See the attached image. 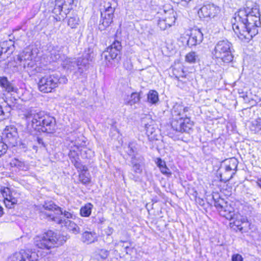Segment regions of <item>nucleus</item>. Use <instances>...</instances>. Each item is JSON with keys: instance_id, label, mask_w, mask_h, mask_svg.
Masks as SVG:
<instances>
[{"instance_id": "f257e3e1", "label": "nucleus", "mask_w": 261, "mask_h": 261, "mask_svg": "<svg viewBox=\"0 0 261 261\" xmlns=\"http://www.w3.org/2000/svg\"><path fill=\"white\" fill-rule=\"evenodd\" d=\"M234 15L232 29L241 40H250L258 33L261 22L257 8L241 9Z\"/></svg>"}, {"instance_id": "f03ea898", "label": "nucleus", "mask_w": 261, "mask_h": 261, "mask_svg": "<svg viewBox=\"0 0 261 261\" xmlns=\"http://www.w3.org/2000/svg\"><path fill=\"white\" fill-rule=\"evenodd\" d=\"M213 199L214 206L219 211L220 215L228 220H233L234 225L240 231L246 232L247 229H251L250 223H249L247 219L238 212L236 213L234 208L228 205L223 199L220 198L217 194L213 195Z\"/></svg>"}, {"instance_id": "7ed1b4c3", "label": "nucleus", "mask_w": 261, "mask_h": 261, "mask_svg": "<svg viewBox=\"0 0 261 261\" xmlns=\"http://www.w3.org/2000/svg\"><path fill=\"white\" fill-rule=\"evenodd\" d=\"M24 117L28 126L36 130L53 133L56 129L55 119L44 112L30 110L24 114Z\"/></svg>"}, {"instance_id": "20e7f679", "label": "nucleus", "mask_w": 261, "mask_h": 261, "mask_svg": "<svg viewBox=\"0 0 261 261\" xmlns=\"http://www.w3.org/2000/svg\"><path fill=\"white\" fill-rule=\"evenodd\" d=\"M188 110V107H184L179 104L173 106L171 125L173 130L177 133H189L193 126V122L186 114Z\"/></svg>"}, {"instance_id": "39448f33", "label": "nucleus", "mask_w": 261, "mask_h": 261, "mask_svg": "<svg viewBox=\"0 0 261 261\" xmlns=\"http://www.w3.org/2000/svg\"><path fill=\"white\" fill-rule=\"evenodd\" d=\"M34 240V244L36 247L49 250L56 246L62 245L66 242V238L60 233L48 230L42 235L37 236Z\"/></svg>"}, {"instance_id": "423d86ee", "label": "nucleus", "mask_w": 261, "mask_h": 261, "mask_svg": "<svg viewBox=\"0 0 261 261\" xmlns=\"http://www.w3.org/2000/svg\"><path fill=\"white\" fill-rule=\"evenodd\" d=\"M232 44L227 40L218 41L212 51L213 58L224 63H230L233 60Z\"/></svg>"}, {"instance_id": "0eeeda50", "label": "nucleus", "mask_w": 261, "mask_h": 261, "mask_svg": "<svg viewBox=\"0 0 261 261\" xmlns=\"http://www.w3.org/2000/svg\"><path fill=\"white\" fill-rule=\"evenodd\" d=\"M67 81L65 76H60L57 73L44 75L39 81L38 89L44 93L52 92L59 84H66Z\"/></svg>"}, {"instance_id": "6e6552de", "label": "nucleus", "mask_w": 261, "mask_h": 261, "mask_svg": "<svg viewBox=\"0 0 261 261\" xmlns=\"http://www.w3.org/2000/svg\"><path fill=\"white\" fill-rule=\"evenodd\" d=\"M89 63L87 60L82 58H66L62 63L63 68L67 72L74 71L80 74L87 70Z\"/></svg>"}, {"instance_id": "1a4fd4ad", "label": "nucleus", "mask_w": 261, "mask_h": 261, "mask_svg": "<svg viewBox=\"0 0 261 261\" xmlns=\"http://www.w3.org/2000/svg\"><path fill=\"white\" fill-rule=\"evenodd\" d=\"M238 163L236 158L226 159L222 162L220 170L222 171L221 177H223V180L228 181L232 178L237 170Z\"/></svg>"}, {"instance_id": "9d476101", "label": "nucleus", "mask_w": 261, "mask_h": 261, "mask_svg": "<svg viewBox=\"0 0 261 261\" xmlns=\"http://www.w3.org/2000/svg\"><path fill=\"white\" fill-rule=\"evenodd\" d=\"M115 7H112L110 2H108L103 6V10H101V16L99 24V29L105 30L113 22Z\"/></svg>"}, {"instance_id": "9b49d317", "label": "nucleus", "mask_w": 261, "mask_h": 261, "mask_svg": "<svg viewBox=\"0 0 261 261\" xmlns=\"http://www.w3.org/2000/svg\"><path fill=\"white\" fill-rule=\"evenodd\" d=\"M37 207L40 212L44 213L47 216L48 214H53L52 212H54L55 214L57 215H63L68 219H74L75 217L73 213L66 211L63 212L61 207L55 204L52 201L45 202L44 204L38 205Z\"/></svg>"}, {"instance_id": "f8f14e48", "label": "nucleus", "mask_w": 261, "mask_h": 261, "mask_svg": "<svg viewBox=\"0 0 261 261\" xmlns=\"http://www.w3.org/2000/svg\"><path fill=\"white\" fill-rule=\"evenodd\" d=\"M165 16L160 18L158 20V25L162 30H165L171 27L175 21L176 12L173 9L164 10Z\"/></svg>"}, {"instance_id": "ddd939ff", "label": "nucleus", "mask_w": 261, "mask_h": 261, "mask_svg": "<svg viewBox=\"0 0 261 261\" xmlns=\"http://www.w3.org/2000/svg\"><path fill=\"white\" fill-rule=\"evenodd\" d=\"M220 12L219 7L213 4L204 5L198 11L200 17L214 18Z\"/></svg>"}, {"instance_id": "4468645a", "label": "nucleus", "mask_w": 261, "mask_h": 261, "mask_svg": "<svg viewBox=\"0 0 261 261\" xmlns=\"http://www.w3.org/2000/svg\"><path fill=\"white\" fill-rule=\"evenodd\" d=\"M35 252L29 249H21L10 256L8 261H34L35 259Z\"/></svg>"}, {"instance_id": "2eb2a0df", "label": "nucleus", "mask_w": 261, "mask_h": 261, "mask_svg": "<svg viewBox=\"0 0 261 261\" xmlns=\"http://www.w3.org/2000/svg\"><path fill=\"white\" fill-rule=\"evenodd\" d=\"M47 217L51 218L53 221L56 222L58 224L63 225L64 224L67 228L71 231L73 233L77 234L80 233V230L79 227L73 222L70 220H65L62 219L54 216V214H48Z\"/></svg>"}, {"instance_id": "dca6fc26", "label": "nucleus", "mask_w": 261, "mask_h": 261, "mask_svg": "<svg viewBox=\"0 0 261 261\" xmlns=\"http://www.w3.org/2000/svg\"><path fill=\"white\" fill-rule=\"evenodd\" d=\"M141 125L144 127L146 135L151 138L155 137V122L150 115H145L141 119Z\"/></svg>"}, {"instance_id": "f3484780", "label": "nucleus", "mask_w": 261, "mask_h": 261, "mask_svg": "<svg viewBox=\"0 0 261 261\" xmlns=\"http://www.w3.org/2000/svg\"><path fill=\"white\" fill-rule=\"evenodd\" d=\"M121 49L120 42L118 41H114L103 53L106 60L110 62V60L116 59Z\"/></svg>"}, {"instance_id": "a211bd4d", "label": "nucleus", "mask_w": 261, "mask_h": 261, "mask_svg": "<svg viewBox=\"0 0 261 261\" xmlns=\"http://www.w3.org/2000/svg\"><path fill=\"white\" fill-rule=\"evenodd\" d=\"M69 9V8L64 7L60 0H56L55 7L53 11V13L56 15L55 18L58 21L63 19Z\"/></svg>"}, {"instance_id": "6ab92c4d", "label": "nucleus", "mask_w": 261, "mask_h": 261, "mask_svg": "<svg viewBox=\"0 0 261 261\" xmlns=\"http://www.w3.org/2000/svg\"><path fill=\"white\" fill-rule=\"evenodd\" d=\"M203 39V34L199 29L192 30L187 41V44L190 47L195 46L201 43Z\"/></svg>"}, {"instance_id": "aec40b11", "label": "nucleus", "mask_w": 261, "mask_h": 261, "mask_svg": "<svg viewBox=\"0 0 261 261\" xmlns=\"http://www.w3.org/2000/svg\"><path fill=\"white\" fill-rule=\"evenodd\" d=\"M81 240L84 243L90 244L97 241V235L94 231H86L82 233Z\"/></svg>"}, {"instance_id": "412c9836", "label": "nucleus", "mask_w": 261, "mask_h": 261, "mask_svg": "<svg viewBox=\"0 0 261 261\" xmlns=\"http://www.w3.org/2000/svg\"><path fill=\"white\" fill-rule=\"evenodd\" d=\"M11 129L12 131L8 129L5 130V142H7L10 145L14 146L17 144V133L14 129L12 128Z\"/></svg>"}, {"instance_id": "4be33fe9", "label": "nucleus", "mask_w": 261, "mask_h": 261, "mask_svg": "<svg viewBox=\"0 0 261 261\" xmlns=\"http://www.w3.org/2000/svg\"><path fill=\"white\" fill-rule=\"evenodd\" d=\"M0 86L8 92H16L18 90L5 76L0 77Z\"/></svg>"}, {"instance_id": "5701e85b", "label": "nucleus", "mask_w": 261, "mask_h": 261, "mask_svg": "<svg viewBox=\"0 0 261 261\" xmlns=\"http://www.w3.org/2000/svg\"><path fill=\"white\" fill-rule=\"evenodd\" d=\"M0 46L3 54L7 53L8 55H10L14 49L13 42L11 39L1 42Z\"/></svg>"}, {"instance_id": "b1692460", "label": "nucleus", "mask_w": 261, "mask_h": 261, "mask_svg": "<svg viewBox=\"0 0 261 261\" xmlns=\"http://www.w3.org/2000/svg\"><path fill=\"white\" fill-rule=\"evenodd\" d=\"M20 59L21 61H24L23 67L24 68L33 67V62L32 61V54L30 51L23 52Z\"/></svg>"}, {"instance_id": "393cba45", "label": "nucleus", "mask_w": 261, "mask_h": 261, "mask_svg": "<svg viewBox=\"0 0 261 261\" xmlns=\"http://www.w3.org/2000/svg\"><path fill=\"white\" fill-rule=\"evenodd\" d=\"M140 94L137 92H133L130 95L129 98L125 99L124 102L125 105L133 106L136 103H138L140 101Z\"/></svg>"}, {"instance_id": "a878e982", "label": "nucleus", "mask_w": 261, "mask_h": 261, "mask_svg": "<svg viewBox=\"0 0 261 261\" xmlns=\"http://www.w3.org/2000/svg\"><path fill=\"white\" fill-rule=\"evenodd\" d=\"M250 129L255 134L261 135V119L258 118L253 121Z\"/></svg>"}, {"instance_id": "bb28decb", "label": "nucleus", "mask_w": 261, "mask_h": 261, "mask_svg": "<svg viewBox=\"0 0 261 261\" xmlns=\"http://www.w3.org/2000/svg\"><path fill=\"white\" fill-rule=\"evenodd\" d=\"M147 100L151 104H155L159 101L158 93L155 90H150L147 94Z\"/></svg>"}, {"instance_id": "cd10ccee", "label": "nucleus", "mask_w": 261, "mask_h": 261, "mask_svg": "<svg viewBox=\"0 0 261 261\" xmlns=\"http://www.w3.org/2000/svg\"><path fill=\"white\" fill-rule=\"evenodd\" d=\"M137 143L134 142H130L128 145L127 149L126 150L127 154L129 156H132L136 154H138L137 153Z\"/></svg>"}, {"instance_id": "c85d7f7f", "label": "nucleus", "mask_w": 261, "mask_h": 261, "mask_svg": "<svg viewBox=\"0 0 261 261\" xmlns=\"http://www.w3.org/2000/svg\"><path fill=\"white\" fill-rule=\"evenodd\" d=\"M92 205L91 203L86 204L80 210V214L83 217H89L91 213Z\"/></svg>"}, {"instance_id": "c756f323", "label": "nucleus", "mask_w": 261, "mask_h": 261, "mask_svg": "<svg viewBox=\"0 0 261 261\" xmlns=\"http://www.w3.org/2000/svg\"><path fill=\"white\" fill-rule=\"evenodd\" d=\"M80 19L77 15H74L70 17L68 20V25L71 29H75L79 24Z\"/></svg>"}, {"instance_id": "7c9ffc66", "label": "nucleus", "mask_w": 261, "mask_h": 261, "mask_svg": "<svg viewBox=\"0 0 261 261\" xmlns=\"http://www.w3.org/2000/svg\"><path fill=\"white\" fill-rule=\"evenodd\" d=\"M61 55L62 54L60 50L53 49L50 51V58L52 61L56 62L61 58Z\"/></svg>"}, {"instance_id": "2f4dec72", "label": "nucleus", "mask_w": 261, "mask_h": 261, "mask_svg": "<svg viewBox=\"0 0 261 261\" xmlns=\"http://www.w3.org/2000/svg\"><path fill=\"white\" fill-rule=\"evenodd\" d=\"M79 180L84 185L89 184L90 181L89 174H87L86 172L81 171L79 174Z\"/></svg>"}, {"instance_id": "473e14b6", "label": "nucleus", "mask_w": 261, "mask_h": 261, "mask_svg": "<svg viewBox=\"0 0 261 261\" xmlns=\"http://www.w3.org/2000/svg\"><path fill=\"white\" fill-rule=\"evenodd\" d=\"M198 56L194 51L189 53L186 56V61L190 63H194L196 62Z\"/></svg>"}, {"instance_id": "72a5a7b5", "label": "nucleus", "mask_w": 261, "mask_h": 261, "mask_svg": "<svg viewBox=\"0 0 261 261\" xmlns=\"http://www.w3.org/2000/svg\"><path fill=\"white\" fill-rule=\"evenodd\" d=\"M144 159L143 156L139 154H136L135 155L132 156L130 159V164H144Z\"/></svg>"}, {"instance_id": "f704fd0d", "label": "nucleus", "mask_w": 261, "mask_h": 261, "mask_svg": "<svg viewBox=\"0 0 261 261\" xmlns=\"http://www.w3.org/2000/svg\"><path fill=\"white\" fill-rule=\"evenodd\" d=\"M173 74L175 75L177 80H179V77H185L186 76L185 72L182 68L173 69Z\"/></svg>"}, {"instance_id": "c9c22d12", "label": "nucleus", "mask_w": 261, "mask_h": 261, "mask_svg": "<svg viewBox=\"0 0 261 261\" xmlns=\"http://www.w3.org/2000/svg\"><path fill=\"white\" fill-rule=\"evenodd\" d=\"M0 191L4 199L9 198V197L11 195L10 189L8 187H1Z\"/></svg>"}, {"instance_id": "e433bc0d", "label": "nucleus", "mask_w": 261, "mask_h": 261, "mask_svg": "<svg viewBox=\"0 0 261 261\" xmlns=\"http://www.w3.org/2000/svg\"><path fill=\"white\" fill-rule=\"evenodd\" d=\"M144 164H130L133 171L136 173L140 174L142 172V166Z\"/></svg>"}, {"instance_id": "4c0bfd02", "label": "nucleus", "mask_w": 261, "mask_h": 261, "mask_svg": "<svg viewBox=\"0 0 261 261\" xmlns=\"http://www.w3.org/2000/svg\"><path fill=\"white\" fill-rule=\"evenodd\" d=\"M10 165L12 167H15L19 169L22 168L24 166L23 162L16 159L12 160L10 162Z\"/></svg>"}, {"instance_id": "58836bf2", "label": "nucleus", "mask_w": 261, "mask_h": 261, "mask_svg": "<svg viewBox=\"0 0 261 261\" xmlns=\"http://www.w3.org/2000/svg\"><path fill=\"white\" fill-rule=\"evenodd\" d=\"M74 166L76 168H77L79 171H85L86 172L88 170V168L85 165H83L81 164L80 160L76 162L74 164H73Z\"/></svg>"}, {"instance_id": "ea45409f", "label": "nucleus", "mask_w": 261, "mask_h": 261, "mask_svg": "<svg viewBox=\"0 0 261 261\" xmlns=\"http://www.w3.org/2000/svg\"><path fill=\"white\" fill-rule=\"evenodd\" d=\"M8 149V145L6 142L0 141V156L4 154Z\"/></svg>"}, {"instance_id": "a19ab883", "label": "nucleus", "mask_w": 261, "mask_h": 261, "mask_svg": "<svg viewBox=\"0 0 261 261\" xmlns=\"http://www.w3.org/2000/svg\"><path fill=\"white\" fill-rule=\"evenodd\" d=\"M161 172L167 176H170L171 175V172L170 169L165 165L160 169Z\"/></svg>"}, {"instance_id": "79ce46f5", "label": "nucleus", "mask_w": 261, "mask_h": 261, "mask_svg": "<svg viewBox=\"0 0 261 261\" xmlns=\"http://www.w3.org/2000/svg\"><path fill=\"white\" fill-rule=\"evenodd\" d=\"M109 254V252L106 249H101L99 252V255L102 259H106Z\"/></svg>"}, {"instance_id": "37998d69", "label": "nucleus", "mask_w": 261, "mask_h": 261, "mask_svg": "<svg viewBox=\"0 0 261 261\" xmlns=\"http://www.w3.org/2000/svg\"><path fill=\"white\" fill-rule=\"evenodd\" d=\"M157 166L160 169L161 167L166 165L165 161H163L161 158H157L155 161Z\"/></svg>"}, {"instance_id": "c03bdc74", "label": "nucleus", "mask_w": 261, "mask_h": 261, "mask_svg": "<svg viewBox=\"0 0 261 261\" xmlns=\"http://www.w3.org/2000/svg\"><path fill=\"white\" fill-rule=\"evenodd\" d=\"M232 261H243V258L241 255L239 254H233L231 257Z\"/></svg>"}, {"instance_id": "a18cd8bd", "label": "nucleus", "mask_w": 261, "mask_h": 261, "mask_svg": "<svg viewBox=\"0 0 261 261\" xmlns=\"http://www.w3.org/2000/svg\"><path fill=\"white\" fill-rule=\"evenodd\" d=\"M4 203L6 206L9 208H11L14 205L13 204L10 202L9 198H6L4 200Z\"/></svg>"}, {"instance_id": "49530a36", "label": "nucleus", "mask_w": 261, "mask_h": 261, "mask_svg": "<svg viewBox=\"0 0 261 261\" xmlns=\"http://www.w3.org/2000/svg\"><path fill=\"white\" fill-rule=\"evenodd\" d=\"M60 2L63 3V5L66 8L68 5L70 6L73 3L74 0H60Z\"/></svg>"}, {"instance_id": "de8ad7c7", "label": "nucleus", "mask_w": 261, "mask_h": 261, "mask_svg": "<svg viewBox=\"0 0 261 261\" xmlns=\"http://www.w3.org/2000/svg\"><path fill=\"white\" fill-rule=\"evenodd\" d=\"M113 228L109 226L106 228L105 230V232L108 236H111L113 233Z\"/></svg>"}, {"instance_id": "09e8293b", "label": "nucleus", "mask_w": 261, "mask_h": 261, "mask_svg": "<svg viewBox=\"0 0 261 261\" xmlns=\"http://www.w3.org/2000/svg\"><path fill=\"white\" fill-rule=\"evenodd\" d=\"M5 119V114L2 106L0 105V121Z\"/></svg>"}, {"instance_id": "8fccbe9b", "label": "nucleus", "mask_w": 261, "mask_h": 261, "mask_svg": "<svg viewBox=\"0 0 261 261\" xmlns=\"http://www.w3.org/2000/svg\"><path fill=\"white\" fill-rule=\"evenodd\" d=\"M69 156L70 157V159H72L74 157L78 156L79 155L77 154V152L74 150H70V153L69 154Z\"/></svg>"}, {"instance_id": "3c124183", "label": "nucleus", "mask_w": 261, "mask_h": 261, "mask_svg": "<svg viewBox=\"0 0 261 261\" xmlns=\"http://www.w3.org/2000/svg\"><path fill=\"white\" fill-rule=\"evenodd\" d=\"M9 199L10 200V202L13 204V205L17 203L16 199L14 197H13L12 195H11L9 197Z\"/></svg>"}, {"instance_id": "603ef678", "label": "nucleus", "mask_w": 261, "mask_h": 261, "mask_svg": "<svg viewBox=\"0 0 261 261\" xmlns=\"http://www.w3.org/2000/svg\"><path fill=\"white\" fill-rule=\"evenodd\" d=\"M257 186L261 189V177H258L256 181Z\"/></svg>"}, {"instance_id": "864d4df0", "label": "nucleus", "mask_w": 261, "mask_h": 261, "mask_svg": "<svg viewBox=\"0 0 261 261\" xmlns=\"http://www.w3.org/2000/svg\"><path fill=\"white\" fill-rule=\"evenodd\" d=\"M70 160L72 164H74L76 162H77L80 160L79 156L70 159Z\"/></svg>"}, {"instance_id": "5fc2aeb1", "label": "nucleus", "mask_w": 261, "mask_h": 261, "mask_svg": "<svg viewBox=\"0 0 261 261\" xmlns=\"http://www.w3.org/2000/svg\"><path fill=\"white\" fill-rule=\"evenodd\" d=\"M37 141L39 144H41L42 145L44 146L42 139L38 138Z\"/></svg>"}, {"instance_id": "6e6d98bb", "label": "nucleus", "mask_w": 261, "mask_h": 261, "mask_svg": "<svg viewBox=\"0 0 261 261\" xmlns=\"http://www.w3.org/2000/svg\"><path fill=\"white\" fill-rule=\"evenodd\" d=\"M127 243V241H126L120 240L119 242L115 243V246H117L119 245L120 243Z\"/></svg>"}, {"instance_id": "4d7b16f0", "label": "nucleus", "mask_w": 261, "mask_h": 261, "mask_svg": "<svg viewBox=\"0 0 261 261\" xmlns=\"http://www.w3.org/2000/svg\"><path fill=\"white\" fill-rule=\"evenodd\" d=\"M122 247H124V249L125 250L126 253L127 254L128 253L127 249L129 248V246L128 245H126V246L122 245Z\"/></svg>"}, {"instance_id": "13d9d810", "label": "nucleus", "mask_w": 261, "mask_h": 261, "mask_svg": "<svg viewBox=\"0 0 261 261\" xmlns=\"http://www.w3.org/2000/svg\"><path fill=\"white\" fill-rule=\"evenodd\" d=\"M178 139H180L182 140V137H179Z\"/></svg>"}]
</instances>
